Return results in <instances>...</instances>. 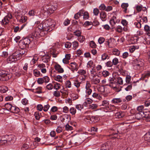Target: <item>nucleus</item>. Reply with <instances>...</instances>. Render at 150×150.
I'll list each match as a JSON object with an SVG mask.
<instances>
[{
	"instance_id": "43",
	"label": "nucleus",
	"mask_w": 150,
	"mask_h": 150,
	"mask_svg": "<svg viewBox=\"0 0 150 150\" xmlns=\"http://www.w3.org/2000/svg\"><path fill=\"white\" fill-rule=\"evenodd\" d=\"M150 76V71H148L147 73L143 75L142 77L139 79H142L144 80V79L146 78H148Z\"/></svg>"
},
{
	"instance_id": "55",
	"label": "nucleus",
	"mask_w": 150,
	"mask_h": 150,
	"mask_svg": "<svg viewBox=\"0 0 150 150\" xmlns=\"http://www.w3.org/2000/svg\"><path fill=\"white\" fill-rule=\"evenodd\" d=\"M70 112L72 115H74L76 113V110L74 108H71L69 110Z\"/></svg>"
},
{
	"instance_id": "53",
	"label": "nucleus",
	"mask_w": 150,
	"mask_h": 150,
	"mask_svg": "<svg viewBox=\"0 0 150 150\" xmlns=\"http://www.w3.org/2000/svg\"><path fill=\"white\" fill-rule=\"evenodd\" d=\"M102 75L104 77L108 76L110 74L109 72L107 71H104L102 72Z\"/></svg>"
},
{
	"instance_id": "17",
	"label": "nucleus",
	"mask_w": 150,
	"mask_h": 150,
	"mask_svg": "<svg viewBox=\"0 0 150 150\" xmlns=\"http://www.w3.org/2000/svg\"><path fill=\"white\" fill-rule=\"evenodd\" d=\"M70 67L69 68L71 70L73 71H74L75 70L77 69V64L75 62H71L69 64Z\"/></svg>"
},
{
	"instance_id": "48",
	"label": "nucleus",
	"mask_w": 150,
	"mask_h": 150,
	"mask_svg": "<svg viewBox=\"0 0 150 150\" xmlns=\"http://www.w3.org/2000/svg\"><path fill=\"white\" fill-rule=\"evenodd\" d=\"M83 18L85 20H86L88 19L89 18V14L88 12H83Z\"/></svg>"
},
{
	"instance_id": "28",
	"label": "nucleus",
	"mask_w": 150,
	"mask_h": 150,
	"mask_svg": "<svg viewBox=\"0 0 150 150\" xmlns=\"http://www.w3.org/2000/svg\"><path fill=\"white\" fill-rule=\"evenodd\" d=\"M117 85L119 84L120 85H122L123 84V81L122 78L120 77L117 78L116 80Z\"/></svg>"
},
{
	"instance_id": "56",
	"label": "nucleus",
	"mask_w": 150,
	"mask_h": 150,
	"mask_svg": "<svg viewBox=\"0 0 150 150\" xmlns=\"http://www.w3.org/2000/svg\"><path fill=\"white\" fill-rule=\"evenodd\" d=\"M90 46L93 48H96L97 45L93 41H91L90 43Z\"/></svg>"
},
{
	"instance_id": "11",
	"label": "nucleus",
	"mask_w": 150,
	"mask_h": 150,
	"mask_svg": "<svg viewBox=\"0 0 150 150\" xmlns=\"http://www.w3.org/2000/svg\"><path fill=\"white\" fill-rule=\"evenodd\" d=\"M6 138L7 139L8 142L13 143L16 140V137L13 135H10L5 136Z\"/></svg>"
},
{
	"instance_id": "7",
	"label": "nucleus",
	"mask_w": 150,
	"mask_h": 150,
	"mask_svg": "<svg viewBox=\"0 0 150 150\" xmlns=\"http://www.w3.org/2000/svg\"><path fill=\"white\" fill-rule=\"evenodd\" d=\"M51 55L50 54H47L41 57V60L43 62L47 63L50 61Z\"/></svg>"
},
{
	"instance_id": "6",
	"label": "nucleus",
	"mask_w": 150,
	"mask_h": 150,
	"mask_svg": "<svg viewBox=\"0 0 150 150\" xmlns=\"http://www.w3.org/2000/svg\"><path fill=\"white\" fill-rule=\"evenodd\" d=\"M12 16L11 13L5 16L2 21V24L6 25L8 23L9 21L11 19Z\"/></svg>"
},
{
	"instance_id": "41",
	"label": "nucleus",
	"mask_w": 150,
	"mask_h": 150,
	"mask_svg": "<svg viewBox=\"0 0 150 150\" xmlns=\"http://www.w3.org/2000/svg\"><path fill=\"white\" fill-rule=\"evenodd\" d=\"M123 116V114L120 112H117L115 115V117L117 118H120Z\"/></svg>"
},
{
	"instance_id": "57",
	"label": "nucleus",
	"mask_w": 150,
	"mask_h": 150,
	"mask_svg": "<svg viewBox=\"0 0 150 150\" xmlns=\"http://www.w3.org/2000/svg\"><path fill=\"white\" fill-rule=\"evenodd\" d=\"M113 103H118L122 102L120 98H114L112 100Z\"/></svg>"
},
{
	"instance_id": "33",
	"label": "nucleus",
	"mask_w": 150,
	"mask_h": 150,
	"mask_svg": "<svg viewBox=\"0 0 150 150\" xmlns=\"http://www.w3.org/2000/svg\"><path fill=\"white\" fill-rule=\"evenodd\" d=\"M33 74L35 76H42V74L40 73L39 70L37 69H35L33 71Z\"/></svg>"
},
{
	"instance_id": "27",
	"label": "nucleus",
	"mask_w": 150,
	"mask_h": 150,
	"mask_svg": "<svg viewBox=\"0 0 150 150\" xmlns=\"http://www.w3.org/2000/svg\"><path fill=\"white\" fill-rule=\"evenodd\" d=\"M109 104H102L101 105H99L100 106H103L102 107V108L104 109H105L107 110H109L111 109L112 108L109 105H108Z\"/></svg>"
},
{
	"instance_id": "18",
	"label": "nucleus",
	"mask_w": 150,
	"mask_h": 150,
	"mask_svg": "<svg viewBox=\"0 0 150 150\" xmlns=\"http://www.w3.org/2000/svg\"><path fill=\"white\" fill-rule=\"evenodd\" d=\"M18 45L21 49H25L27 48H28V46L26 45L22 40H21L20 41Z\"/></svg>"
},
{
	"instance_id": "19",
	"label": "nucleus",
	"mask_w": 150,
	"mask_h": 150,
	"mask_svg": "<svg viewBox=\"0 0 150 150\" xmlns=\"http://www.w3.org/2000/svg\"><path fill=\"white\" fill-rule=\"evenodd\" d=\"M100 17L103 21H105L107 19L106 13L104 11L101 12L100 13Z\"/></svg>"
},
{
	"instance_id": "2",
	"label": "nucleus",
	"mask_w": 150,
	"mask_h": 150,
	"mask_svg": "<svg viewBox=\"0 0 150 150\" xmlns=\"http://www.w3.org/2000/svg\"><path fill=\"white\" fill-rule=\"evenodd\" d=\"M44 25L50 30H51V31L54 28L55 25L54 21L51 19H49L45 21Z\"/></svg>"
},
{
	"instance_id": "12",
	"label": "nucleus",
	"mask_w": 150,
	"mask_h": 150,
	"mask_svg": "<svg viewBox=\"0 0 150 150\" xmlns=\"http://www.w3.org/2000/svg\"><path fill=\"white\" fill-rule=\"evenodd\" d=\"M77 73L79 74L83 75V76H81L82 77L81 78V77H80V78L83 81H84L85 80L86 78L87 77V76L85 75L86 73V70L83 69H79Z\"/></svg>"
},
{
	"instance_id": "8",
	"label": "nucleus",
	"mask_w": 150,
	"mask_h": 150,
	"mask_svg": "<svg viewBox=\"0 0 150 150\" xmlns=\"http://www.w3.org/2000/svg\"><path fill=\"white\" fill-rule=\"evenodd\" d=\"M111 148V143L109 142L102 145L100 150H110Z\"/></svg>"
},
{
	"instance_id": "42",
	"label": "nucleus",
	"mask_w": 150,
	"mask_h": 150,
	"mask_svg": "<svg viewBox=\"0 0 150 150\" xmlns=\"http://www.w3.org/2000/svg\"><path fill=\"white\" fill-rule=\"evenodd\" d=\"M113 54L115 55L118 56L120 54V52L117 49L115 48L112 50Z\"/></svg>"
},
{
	"instance_id": "36",
	"label": "nucleus",
	"mask_w": 150,
	"mask_h": 150,
	"mask_svg": "<svg viewBox=\"0 0 150 150\" xmlns=\"http://www.w3.org/2000/svg\"><path fill=\"white\" fill-rule=\"evenodd\" d=\"M142 112L143 117H145L146 118L148 117L149 114H150V112L148 111H143Z\"/></svg>"
},
{
	"instance_id": "62",
	"label": "nucleus",
	"mask_w": 150,
	"mask_h": 150,
	"mask_svg": "<svg viewBox=\"0 0 150 150\" xmlns=\"http://www.w3.org/2000/svg\"><path fill=\"white\" fill-rule=\"evenodd\" d=\"M29 146L27 144H25L23 145L21 147V149L23 150H25L28 149Z\"/></svg>"
},
{
	"instance_id": "45",
	"label": "nucleus",
	"mask_w": 150,
	"mask_h": 150,
	"mask_svg": "<svg viewBox=\"0 0 150 150\" xmlns=\"http://www.w3.org/2000/svg\"><path fill=\"white\" fill-rule=\"evenodd\" d=\"M50 54L51 55L52 54V57H56L57 56V53H55V50H54L53 49H51L50 50Z\"/></svg>"
},
{
	"instance_id": "52",
	"label": "nucleus",
	"mask_w": 150,
	"mask_h": 150,
	"mask_svg": "<svg viewBox=\"0 0 150 150\" xmlns=\"http://www.w3.org/2000/svg\"><path fill=\"white\" fill-rule=\"evenodd\" d=\"M86 93H87L88 95H90L92 92V90L89 87H88L86 86Z\"/></svg>"
},
{
	"instance_id": "51",
	"label": "nucleus",
	"mask_w": 150,
	"mask_h": 150,
	"mask_svg": "<svg viewBox=\"0 0 150 150\" xmlns=\"http://www.w3.org/2000/svg\"><path fill=\"white\" fill-rule=\"evenodd\" d=\"M54 89L56 90H58L60 88V84L57 83H55L53 86Z\"/></svg>"
},
{
	"instance_id": "64",
	"label": "nucleus",
	"mask_w": 150,
	"mask_h": 150,
	"mask_svg": "<svg viewBox=\"0 0 150 150\" xmlns=\"http://www.w3.org/2000/svg\"><path fill=\"white\" fill-rule=\"evenodd\" d=\"M132 88V84L128 85L127 87L125 88V89L126 91H130Z\"/></svg>"
},
{
	"instance_id": "63",
	"label": "nucleus",
	"mask_w": 150,
	"mask_h": 150,
	"mask_svg": "<svg viewBox=\"0 0 150 150\" xmlns=\"http://www.w3.org/2000/svg\"><path fill=\"white\" fill-rule=\"evenodd\" d=\"M38 69H42L45 68V66L44 64L42 63L38 64Z\"/></svg>"
},
{
	"instance_id": "38",
	"label": "nucleus",
	"mask_w": 150,
	"mask_h": 150,
	"mask_svg": "<svg viewBox=\"0 0 150 150\" xmlns=\"http://www.w3.org/2000/svg\"><path fill=\"white\" fill-rule=\"evenodd\" d=\"M87 66L88 67L90 68H94L95 66V64L92 61H89L87 63Z\"/></svg>"
},
{
	"instance_id": "4",
	"label": "nucleus",
	"mask_w": 150,
	"mask_h": 150,
	"mask_svg": "<svg viewBox=\"0 0 150 150\" xmlns=\"http://www.w3.org/2000/svg\"><path fill=\"white\" fill-rule=\"evenodd\" d=\"M15 16L16 19H18L20 22L24 23L27 20V18L24 16H21L20 13L18 12H16L15 13Z\"/></svg>"
},
{
	"instance_id": "25",
	"label": "nucleus",
	"mask_w": 150,
	"mask_h": 150,
	"mask_svg": "<svg viewBox=\"0 0 150 150\" xmlns=\"http://www.w3.org/2000/svg\"><path fill=\"white\" fill-rule=\"evenodd\" d=\"M135 118L137 120H139L143 117L142 112L136 113L135 114Z\"/></svg>"
},
{
	"instance_id": "10",
	"label": "nucleus",
	"mask_w": 150,
	"mask_h": 150,
	"mask_svg": "<svg viewBox=\"0 0 150 150\" xmlns=\"http://www.w3.org/2000/svg\"><path fill=\"white\" fill-rule=\"evenodd\" d=\"M135 66L138 67L137 68H139L144 65L143 60L139 59H136L134 60Z\"/></svg>"
},
{
	"instance_id": "23",
	"label": "nucleus",
	"mask_w": 150,
	"mask_h": 150,
	"mask_svg": "<svg viewBox=\"0 0 150 150\" xmlns=\"http://www.w3.org/2000/svg\"><path fill=\"white\" fill-rule=\"evenodd\" d=\"M90 104H84V107L88 106V108L90 109H93L96 108L97 107L96 104H91V105H88Z\"/></svg>"
},
{
	"instance_id": "15",
	"label": "nucleus",
	"mask_w": 150,
	"mask_h": 150,
	"mask_svg": "<svg viewBox=\"0 0 150 150\" xmlns=\"http://www.w3.org/2000/svg\"><path fill=\"white\" fill-rule=\"evenodd\" d=\"M22 40L23 41L25 44H26V45L28 46L29 47V45L31 42V41H32L33 39L31 38H30L29 37H27L26 38H25Z\"/></svg>"
},
{
	"instance_id": "59",
	"label": "nucleus",
	"mask_w": 150,
	"mask_h": 150,
	"mask_svg": "<svg viewBox=\"0 0 150 150\" xmlns=\"http://www.w3.org/2000/svg\"><path fill=\"white\" fill-rule=\"evenodd\" d=\"M65 86L67 87L70 88L71 87V83L69 80L67 81L65 83Z\"/></svg>"
},
{
	"instance_id": "31",
	"label": "nucleus",
	"mask_w": 150,
	"mask_h": 150,
	"mask_svg": "<svg viewBox=\"0 0 150 150\" xmlns=\"http://www.w3.org/2000/svg\"><path fill=\"white\" fill-rule=\"evenodd\" d=\"M89 112L90 114L91 113V112H86L85 113V114L86 115H87L86 116H84V121L86 122L87 123H90V122L91 121L88 118H87V117H90V115H87V114Z\"/></svg>"
},
{
	"instance_id": "34",
	"label": "nucleus",
	"mask_w": 150,
	"mask_h": 150,
	"mask_svg": "<svg viewBox=\"0 0 150 150\" xmlns=\"http://www.w3.org/2000/svg\"><path fill=\"white\" fill-rule=\"evenodd\" d=\"M45 5H46L45 7L46 8V9L48 11H49L50 12L52 13L55 10V8H54V7L53 6H51V7H50L49 8L46 7V6L47 5V4H45Z\"/></svg>"
},
{
	"instance_id": "13",
	"label": "nucleus",
	"mask_w": 150,
	"mask_h": 150,
	"mask_svg": "<svg viewBox=\"0 0 150 150\" xmlns=\"http://www.w3.org/2000/svg\"><path fill=\"white\" fill-rule=\"evenodd\" d=\"M71 120V117L69 115L67 114L63 115L62 117L61 121L62 122H69Z\"/></svg>"
},
{
	"instance_id": "40",
	"label": "nucleus",
	"mask_w": 150,
	"mask_h": 150,
	"mask_svg": "<svg viewBox=\"0 0 150 150\" xmlns=\"http://www.w3.org/2000/svg\"><path fill=\"white\" fill-rule=\"evenodd\" d=\"M110 57L108 54L106 53H103L101 56V59L102 60H104L106 59H109Z\"/></svg>"
},
{
	"instance_id": "26",
	"label": "nucleus",
	"mask_w": 150,
	"mask_h": 150,
	"mask_svg": "<svg viewBox=\"0 0 150 150\" xmlns=\"http://www.w3.org/2000/svg\"><path fill=\"white\" fill-rule=\"evenodd\" d=\"M129 5L128 3H123L121 5V7L124 9L123 11L125 13H127V7Z\"/></svg>"
},
{
	"instance_id": "5",
	"label": "nucleus",
	"mask_w": 150,
	"mask_h": 150,
	"mask_svg": "<svg viewBox=\"0 0 150 150\" xmlns=\"http://www.w3.org/2000/svg\"><path fill=\"white\" fill-rule=\"evenodd\" d=\"M36 29H38L39 30H40V32L42 33H45V34L48 32H49L51 31V30H50L46 28L45 25H44V24H39L38 28Z\"/></svg>"
},
{
	"instance_id": "22",
	"label": "nucleus",
	"mask_w": 150,
	"mask_h": 150,
	"mask_svg": "<svg viewBox=\"0 0 150 150\" xmlns=\"http://www.w3.org/2000/svg\"><path fill=\"white\" fill-rule=\"evenodd\" d=\"M12 54L14 56V57L16 58L17 60L20 59L21 58L19 52L18 50H16Z\"/></svg>"
},
{
	"instance_id": "37",
	"label": "nucleus",
	"mask_w": 150,
	"mask_h": 150,
	"mask_svg": "<svg viewBox=\"0 0 150 150\" xmlns=\"http://www.w3.org/2000/svg\"><path fill=\"white\" fill-rule=\"evenodd\" d=\"M100 82V81L98 78H93L91 80V82L92 84H97Z\"/></svg>"
},
{
	"instance_id": "1",
	"label": "nucleus",
	"mask_w": 150,
	"mask_h": 150,
	"mask_svg": "<svg viewBox=\"0 0 150 150\" xmlns=\"http://www.w3.org/2000/svg\"><path fill=\"white\" fill-rule=\"evenodd\" d=\"M45 34V33H42L40 32L38 29H36L31 34V38L33 39H37L41 37L44 36Z\"/></svg>"
},
{
	"instance_id": "61",
	"label": "nucleus",
	"mask_w": 150,
	"mask_h": 150,
	"mask_svg": "<svg viewBox=\"0 0 150 150\" xmlns=\"http://www.w3.org/2000/svg\"><path fill=\"white\" fill-rule=\"evenodd\" d=\"M46 87L48 90H51L53 89V86L51 83H49L46 86Z\"/></svg>"
},
{
	"instance_id": "47",
	"label": "nucleus",
	"mask_w": 150,
	"mask_h": 150,
	"mask_svg": "<svg viewBox=\"0 0 150 150\" xmlns=\"http://www.w3.org/2000/svg\"><path fill=\"white\" fill-rule=\"evenodd\" d=\"M115 30L118 33H121L123 30L121 26L118 25L115 28Z\"/></svg>"
},
{
	"instance_id": "39",
	"label": "nucleus",
	"mask_w": 150,
	"mask_h": 150,
	"mask_svg": "<svg viewBox=\"0 0 150 150\" xmlns=\"http://www.w3.org/2000/svg\"><path fill=\"white\" fill-rule=\"evenodd\" d=\"M8 90V88L6 86H4L2 87L0 89V92L1 93H5Z\"/></svg>"
},
{
	"instance_id": "49",
	"label": "nucleus",
	"mask_w": 150,
	"mask_h": 150,
	"mask_svg": "<svg viewBox=\"0 0 150 150\" xmlns=\"http://www.w3.org/2000/svg\"><path fill=\"white\" fill-rule=\"evenodd\" d=\"M112 62L113 65H116L119 62L118 59L117 58H115L113 59Z\"/></svg>"
},
{
	"instance_id": "24",
	"label": "nucleus",
	"mask_w": 150,
	"mask_h": 150,
	"mask_svg": "<svg viewBox=\"0 0 150 150\" xmlns=\"http://www.w3.org/2000/svg\"><path fill=\"white\" fill-rule=\"evenodd\" d=\"M10 111L12 112L16 113L19 111V109L18 108L12 105Z\"/></svg>"
},
{
	"instance_id": "14",
	"label": "nucleus",
	"mask_w": 150,
	"mask_h": 150,
	"mask_svg": "<svg viewBox=\"0 0 150 150\" xmlns=\"http://www.w3.org/2000/svg\"><path fill=\"white\" fill-rule=\"evenodd\" d=\"M54 68L59 73H62L64 71L63 69L59 64H57L55 65L54 66Z\"/></svg>"
},
{
	"instance_id": "54",
	"label": "nucleus",
	"mask_w": 150,
	"mask_h": 150,
	"mask_svg": "<svg viewBox=\"0 0 150 150\" xmlns=\"http://www.w3.org/2000/svg\"><path fill=\"white\" fill-rule=\"evenodd\" d=\"M78 39L79 41L81 42H83L85 40V37L81 35L78 37Z\"/></svg>"
},
{
	"instance_id": "58",
	"label": "nucleus",
	"mask_w": 150,
	"mask_h": 150,
	"mask_svg": "<svg viewBox=\"0 0 150 150\" xmlns=\"http://www.w3.org/2000/svg\"><path fill=\"white\" fill-rule=\"evenodd\" d=\"M74 34L78 37L81 36V32L79 30H76L74 32Z\"/></svg>"
},
{
	"instance_id": "35",
	"label": "nucleus",
	"mask_w": 150,
	"mask_h": 150,
	"mask_svg": "<svg viewBox=\"0 0 150 150\" xmlns=\"http://www.w3.org/2000/svg\"><path fill=\"white\" fill-rule=\"evenodd\" d=\"M8 60L9 61H10L12 62H14L18 60L16 58L14 57V56L13 54L8 57Z\"/></svg>"
},
{
	"instance_id": "3",
	"label": "nucleus",
	"mask_w": 150,
	"mask_h": 150,
	"mask_svg": "<svg viewBox=\"0 0 150 150\" xmlns=\"http://www.w3.org/2000/svg\"><path fill=\"white\" fill-rule=\"evenodd\" d=\"M10 77L8 72L4 70H0V80L6 81Z\"/></svg>"
},
{
	"instance_id": "29",
	"label": "nucleus",
	"mask_w": 150,
	"mask_h": 150,
	"mask_svg": "<svg viewBox=\"0 0 150 150\" xmlns=\"http://www.w3.org/2000/svg\"><path fill=\"white\" fill-rule=\"evenodd\" d=\"M131 76L129 75H127L126 77L125 81L126 83L124 84L123 86L127 85L130 83V82L131 80Z\"/></svg>"
},
{
	"instance_id": "60",
	"label": "nucleus",
	"mask_w": 150,
	"mask_h": 150,
	"mask_svg": "<svg viewBox=\"0 0 150 150\" xmlns=\"http://www.w3.org/2000/svg\"><path fill=\"white\" fill-rule=\"evenodd\" d=\"M66 130H71L73 129V127L71 126H70L69 124H67L65 127Z\"/></svg>"
},
{
	"instance_id": "16",
	"label": "nucleus",
	"mask_w": 150,
	"mask_h": 150,
	"mask_svg": "<svg viewBox=\"0 0 150 150\" xmlns=\"http://www.w3.org/2000/svg\"><path fill=\"white\" fill-rule=\"evenodd\" d=\"M84 10L81 9L79 11L76 13L74 16V18L75 19H78L79 18L83 16Z\"/></svg>"
},
{
	"instance_id": "21",
	"label": "nucleus",
	"mask_w": 150,
	"mask_h": 150,
	"mask_svg": "<svg viewBox=\"0 0 150 150\" xmlns=\"http://www.w3.org/2000/svg\"><path fill=\"white\" fill-rule=\"evenodd\" d=\"M87 117L91 121L90 122V124L92 123L93 122H96L98 120L97 117L93 116L91 115L90 117L88 116Z\"/></svg>"
},
{
	"instance_id": "46",
	"label": "nucleus",
	"mask_w": 150,
	"mask_h": 150,
	"mask_svg": "<svg viewBox=\"0 0 150 150\" xmlns=\"http://www.w3.org/2000/svg\"><path fill=\"white\" fill-rule=\"evenodd\" d=\"M41 115V113H39L38 112H35L34 116L35 119L38 120H39Z\"/></svg>"
},
{
	"instance_id": "32",
	"label": "nucleus",
	"mask_w": 150,
	"mask_h": 150,
	"mask_svg": "<svg viewBox=\"0 0 150 150\" xmlns=\"http://www.w3.org/2000/svg\"><path fill=\"white\" fill-rule=\"evenodd\" d=\"M144 139L148 142H150V132L144 135Z\"/></svg>"
},
{
	"instance_id": "9",
	"label": "nucleus",
	"mask_w": 150,
	"mask_h": 150,
	"mask_svg": "<svg viewBox=\"0 0 150 150\" xmlns=\"http://www.w3.org/2000/svg\"><path fill=\"white\" fill-rule=\"evenodd\" d=\"M108 80L110 83V86L113 88H115L117 85L115 78L114 77L110 78Z\"/></svg>"
},
{
	"instance_id": "44",
	"label": "nucleus",
	"mask_w": 150,
	"mask_h": 150,
	"mask_svg": "<svg viewBox=\"0 0 150 150\" xmlns=\"http://www.w3.org/2000/svg\"><path fill=\"white\" fill-rule=\"evenodd\" d=\"M81 83V82H79L78 80L74 81V84L77 88L80 86Z\"/></svg>"
},
{
	"instance_id": "30",
	"label": "nucleus",
	"mask_w": 150,
	"mask_h": 150,
	"mask_svg": "<svg viewBox=\"0 0 150 150\" xmlns=\"http://www.w3.org/2000/svg\"><path fill=\"white\" fill-rule=\"evenodd\" d=\"M54 80L59 82H62V77L60 75L54 76Z\"/></svg>"
},
{
	"instance_id": "50",
	"label": "nucleus",
	"mask_w": 150,
	"mask_h": 150,
	"mask_svg": "<svg viewBox=\"0 0 150 150\" xmlns=\"http://www.w3.org/2000/svg\"><path fill=\"white\" fill-rule=\"evenodd\" d=\"M83 105L79 104L76 105V108L77 109L81 110V109L83 108L84 106V104H83Z\"/></svg>"
},
{
	"instance_id": "20",
	"label": "nucleus",
	"mask_w": 150,
	"mask_h": 150,
	"mask_svg": "<svg viewBox=\"0 0 150 150\" xmlns=\"http://www.w3.org/2000/svg\"><path fill=\"white\" fill-rule=\"evenodd\" d=\"M116 23H117L116 17L115 16H113L110 21V23L112 26H114Z\"/></svg>"
}]
</instances>
